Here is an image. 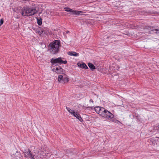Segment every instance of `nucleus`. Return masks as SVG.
<instances>
[{"mask_svg": "<svg viewBox=\"0 0 159 159\" xmlns=\"http://www.w3.org/2000/svg\"><path fill=\"white\" fill-rule=\"evenodd\" d=\"M77 65L79 67L81 68H84L86 69L88 68V67L86 64L84 63L81 64L78 62L77 63Z\"/></svg>", "mask_w": 159, "mask_h": 159, "instance_id": "11", "label": "nucleus"}, {"mask_svg": "<svg viewBox=\"0 0 159 159\" xmlns=\"http://www.w3.org/2000/svg\"><path fill=\"white\" fill-rule=\"evenodd\" d=\"M69 32V31H67L66 32V33H68Z\"/></svg>", "mask_w": 159, "mask_h": 159, "instance_id": "21", "label": "nucleus"}, {"mask_svg": "<svg viewBox=\"0 0 159 159\" xmlns=\"http://www.w3.org/2000/svg\"><path fill=\"white\" fill-rule=\"evenodd\" d=\"M88 66L92 70H93L95 69V66L91 63H88Z\"/></svg>", "mask_w": 159, "mask_h": 159, "instance_id": "14", "label": "nucleus"}, {"mask_svg": "<svg viewBox=\"0 0 159 159\" xmlns=\"http://www.w3.org/2000/svg\"><path fill=\"white\" fill-rule=\"evenodd\" d=\"M155 30L156 31H158V30H157V29H155Z\"/></svg>", "mask_w": 159, "mask_h": 159, "instance_id": "20", "label": "nucleus"}, {"mask_svg": "<svg viewBox=\"0 0 159 159\" xmlns=\"http://www.w3.org/2000/svg\"><path fill=\"white\" fill-rule=\"evenodd\" d=\"M153 128V130L155 131L156 130H158L159 128L157 126H154Z\"/></svg>", "mask_w": 159, "mask_h": 159, "instance_id": "17", "label": "nucleus"}, {"mask_svg": "<svg viewBox=\"0 0 159 159\" xmlns=\"http://www.w3.org/2000/svg\"><path fill=\"white\" fill-rule=\"evenodd\" d=\"M61 57H60L54 59L52 58L51 61V62L52 64L59 63L60 64H66L67 63V61L66 60H63Z\"/></svg>", "mask_w": 159, "mask_h": 159, "instance_id": "5", "label": "nucleus"}, {"mask_svg": "<svg viewBox=\"0 0 159 159\" xmlns=\"http://www.w3.org/2000/svg\"><path fill=\"white\" fill-rule=\"evenodd\" d=\"M89 101L91 102H93V101L92 99H90L89 100Z\"/></svg>", "mask_w": 159, "mask_h": 159, "instance_id": "19", "label": "nucleus"}, {"mask_svg": "<svg viewBox=\"0 0 159 159\" xmlns=\"http://www.w3.org/2000/svg\"><path fill=\"white\" fill-rule=\"evenodd\" d=\"M72 115L75 117L77 119H78L81 122L83 120L78 112L75 111H74V113L72 114Z\"/></svg>", "mask_w": 159, "mask_h": 159, "instance_id": "9", "label": "nucleus"}, {"mask_svg": "<svg viewBox=\"0 0 159 159\" xmlns=\"http://www.w3.org/2000/svg\"><path fill=\"white\" fill-rule=\"evenodd\" d=\"M96 112L102 117H105L108 120L117 124L121 123L118 120L114 119V115L103 107L99 106L94 108Z\"/></svg>", "mask_w": 159, "mask_h": 159, "instance_id": "1", "label": "nucleus"}, {"mask_svg": "<svg viewBox=\"0 0 159 159\" xmlns=\"http://www.w3.org/2000/svg\"><path fill=\"white\" fill-rule=\"evenodd\" d=\"M44 33L46 34H50L51 31L48 28H46L43 31Z\"/></svg>", "mask_w": 159, "mask_h": 159, "instance_id": "13", "label": "nucleus"}, {"mask_svg": "<svg viewBox=\"0 0 159 159\" xmlns=\"http://www.w3.org/2000/svg\"><path fill=\"white\" fill-rule=\"evenodd\" d=\"M37 23L38 25H41L42 24V20L41 18H37Z\"/></svg>", "mask_w": 159, "mask_h": 159, "instance_id": "16", "label": "nucleus"}, {"mask_svg": "<svg viewBox=\"0 0 159 159\" xmlns=\"http://www.w3.org/2000/svg\"><path fill=\"white\" fill-rule=\"evenodd\" d=\"M55 71L57 74H60L63 71V69L60 66L57 67L55 69Z\"/></svg>", "mask_w": 159, "mask_h": 159, "instance_id": "12", "label": "nucleus"}, {"mask_svg": "<svg viewBox=\"0 0 159 159\" xmlns=\"http://www.w3.org/2000/svg\"><path fill=\"white\" fill-rule=\"evenodd\" d=\"M61 44L60 40H55L51 43L48 45V51L52 54H56L57 53Z\"/></svg>", "mask_w": 159, "mask_h": 159, "instance_id": "2", "label": "nucleus"}, {"mask_svg": "<svg viewBox=\"0 0 159 159\" xmlns=\"http://www.w3.org/2000/svg\"><path fill=\"white\" fill-rule=\"evenodd\" d=\"M36 153L35 152L31 153V151L29 149H28V151L24 152V155L25 157L30 158L32 159H34L36 157Z\"/></svg>", "mask_w": 159, "mask_h": 159, "instance_id": "7", "label": "nucleus"}, {"mask_svg": "<svg viewBox=\"0 0 159 159\" xmlns=\"http://www.w3.org/2000/svg\"><path fill=\"white\" fill-rule=\"evenodd\" d=\"M64 9H65V11L68 12H70V13L74 15H79L83 12L82 11H81L72 10V9L67 7H66Z\"/></svg>", "mask_w": 159, "mask_h": 159, "instance_id": "8", "label": "nucleus"}, {"mask_svg": "<svg viewBox=\"0 0 159 159\" xmlns=\"http://www.w3.org/2000/svg\"><path fill=\"white\" fill-rule=\"evenodd\" d=\"M38 11L35 8L29 7H24L21 10V13L23 16H33L37 13Z\"/></svg>", "mask_w": 159, "mask_h": 159, "instance_id": "3", "label": "nucleus"}, {"mask_svg": "<svg viewBox=\"0 0 159 159\" xmlns=\"http://www.w3.org/2000/svg\"><path fill=\"white\" fill-rule=\"evenodd\" d=\"M66 109L71 115L74 113V111H75V110H72L70 109V108L67 107H66Z\"/></svg>", "mask_w": 159, "mask_h": 159, "instance_id": "15", "label": "nucleus"}, {"mask_svg": "<svg viewBox=\"0 0 159 159\" xmlns=\"http://www.w3.org/2000/svg\"><path fill=\"white\" fill-rule=\"evenodd\" d=\"M67 54L70 56L78 57L79 56V53L75 52L70 51L67 52Z\"/></svg>", "mask_w": 159, "mask_h": 159, "instance_id": "10", "label": "nucleus"}, {"mask_svg": "<svg viewBox=\"0 0 159 159\" xmlns=\"http://www.w3.org/2000/svg\"><path fill=\"white\" fill-rule=\"evenodd\" d=\"M0 25H2L3 23V20L2 19H1L0 20Z\"/></svg>", "mask_w": 159, "mask_h": 159, "instance_id": "18", "label": "nucleus"}, {"mask_svg": "<svg viewBox=\"0 0 159 159\" xmlns=\"http://www.w3.org/2000/svg\"><path fill=\"white\" fill-rule=\"evenodd\" d=\"M11 156L13 159H21L22 157L20 152L18 151L12 152Z\"/></svg>", "mask_w": 159, "mask_h": 159, "instance_id": "6", "label": "nucleus"}, {"mask_svg": "<svg viewBox=\"0 0 159 159\" xmlns=\"http://www.w3.org/2000/svg\"><path fill=\"white\" fill-rule=\"evenodd\" d=\"M58 80L60 83L65 84L69 81V79L67 75L63 74V75H60L58 76Z\"/></svg>", "mask_w": 159, "mask_h": 159, "instance_id": "4", "label": "nucleus"}]
</instances>
